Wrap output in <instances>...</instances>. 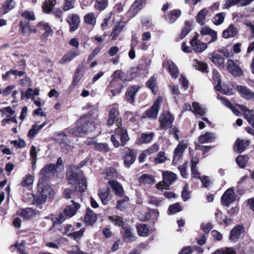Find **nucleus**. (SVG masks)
Returning <instances> with one entry per match:
<instances>
[{"instance_id":"36","label":"nucleus","mask_w":254,"mask_h":254,"mask_svg":"<svg viewBox=\"0 0 254 254\" xmlns=\"http://www.w3.org/2000/svg\"><path fill=\"white\" fill-rule=\"evenodd\" d=\"M208 13V10L206 8L201 9L197 14L196 19V21L200 25H204L206 16Z\"/></svg>"},{"instance_id":"9","label":"nucleus","mask_w":254,"mask_h":254,"mask_svg":"<svg viewBox=\"0 0 254 254\" xmlns=\"http://www.w3.org/2000/svg\"><path fill=\"white\" fill-rule=\"evenodd\" d=\"M174 120V117L169 112L163 113L159 118L161 128L166 130L170 128Z\"/></svg>"},{"instance_id":"40","label":"nucleus","mask_w":254,"mask_h":254,"mask_svg":"<svg viewBox=\"0 0 254 254\" xmlns=\"http://www.w3.org/2000/svg\"><path fill=\"white\" fill-rule=\"evenodd\" d=\"M237 34L236 29L232 25L225 30L223 32V37L225 38L234 37Z\"/></svg>"},{"instance_id":"6","label":"nucleus","mask_w":254,"mask_h":254,"mask_svg":"<svg viewBox=\"0 0 254 254\" xmlns=\"http://www.w3.org/2000/svg\"><path fill=\"white\" fill-rule=\"evenodd\" d=\"M40 180L38 183V191L43 197V200L45 198H52L55 195L54 190L47 184L44 183L43 181Z\"/></svg>"},{"instance_id":"18","label":"nucleus","mask_w":254,"mask_h":254,"mask_svg":"<svg viewBox=\"0 0 254 254\" xmlns=\"http://www.w3.org/2000/svg\"><path fill=\"white\" fill-rule=\"evenodd\" d=\"M237 90L241 96L246 99H254V92L250 89L244 86H237Z\"/></svg>"},{"instance_id":"48","label":"nucleus","mask_w":254,"mask_h":254,"mask_svg":"<svg viewBox=\"0 0 254 254\" xmlns=\"http://www.w3.org/2000/svg\"><path fill=\"white\" fill-rule=\"evenodd\" d=\"M34 180V179L33 176L28 175L23 178L20 183V185L23 187H28L29 188L32 185Z\"/></svg>"},{"instance_id":"26","label":"nucleus","mask_w":254,"mask_h":254,"mask_svg":"<svg viewBox=\"0 0 254 254\" xmlns=\"http://www.w3.org/2000/svg\"><path fill=\"white\" fill-rule=\"evenodd\" d=\"M182 12L180 9H173L170 11L167 16V19L169 23H174L181 16Z\"/></svg>"},{"instance_id":"58","label":"nucleus","mask_w":254,"mask_h":254,"mask_svg":"<svg viewBox=\"0 0 254 254\" xmlns=\"http://www.w3.org/2000/svg\"><path fill=\"white\" fill-rule=\"evenodd\" d=\"M94 149L99 151L108 152L110 148L107 143H95L94 145Z\"/></svg>"},{"instance_id":"4","label":"nucleus","mask_w":254,"mask_h":254,"mask_svg":"<svg viewBox=\"0 0 254 254\" xmlns=\"http://www.w3.org/2000/svg\"><path fill=\"white\" fill-rule=\"evenodd\" d=\"M72 204L67 205L63 210V213L60 214L56 218V222L57 223H62L65 220L66 217H71L76 213L77 210L80 208V205L74 200H71Z\"/></svg>"},{"instance_id":"42","label":"nucleus","mask_w":254,"mask_h":254,"mask_svg":"<svg viewBox=\"0 0 254 254\" xmlns=\"http://www.w3.org/2000/svg\"><path fill=\"white\" fill-rule=\"evenodd\" d=\"M124 27L125 24L122 22H119L118 23V24L115 25L113 28V31L111 34V36L112 37L113 39H116V38L119 35Z\"/></svg>"},{"instance_id":"23","label":"nucleus","mask_w":254,"mask_h":254,"mask_svg":"<svg viewBox=\"0 0 254 254\" xmlns=\"http://www.w3.org/2000/svg\"><path fill=\"white\" fill-rule=\"evenodd\" d=\"M98 195L103 204L106 205L111 199L112 196L110 194V190L107 188L100 190Z\"/></svg>"},{"instance_id":"51","label":"nucleus","mask_w":254,"mask_h":254,"mask_svg":"<svg viewBox=\"0 0 254 254\" xmlns=\"http://www.w3.org/2000/svg\"><path fill=\"white\" fill-rule=\"evenodd\" d=\"M38 27L41 30H44L45 34L47 36L52 35L53 33V30L49 24L47 23H45L44 22H41L39 23Z\"/></svg>"},{"instance_id":"52","label":"nucleus","mask_w":254,"mask_h":254,"mask_svg":"<svg viewBox=\"0 0 254 254\" xmlns=\"http://www.w3.org/2000/svg\"><path fill=\"white\" fill-rule=\"evenodd\" d=\"M39 94V89L35 88L34 90L31 88H28L25 91V97L27 99H34V96H38Z\"/></svg>"},{"instance_id":"37","label":"nucleus","mask_w":254,"mask_h":254,"mask_svg":"<svg viewBox=\"0 0 254 254\" xmlns=\"http://www.w3.org/2000/svg\"><path fill=\"white\" fill-rule=\"evenodd\" d=\"M140 184L152 185L155 183V180L153 176L149 174H143L139 177Z\"/></svg>"},{"instance_id":"32","label":"nucleus","mask_w":254,"mask_h":254,"mask_svg":"<svg viewBox=\"0 0 254 254\" xmlns=\"http://www.w3.org/2000/svg\"><path fill=\"white\" fill-rule=\"evenodd\" d=\"M97 220L96 214L91 210H87L84 217V221L88 225H93Z\"/></svg>"},{"instance_id":"16","label":"nucleus","mask_w":254,"mask_h":254,"mask_svg":"<svg viewBox=\"0 0 254 254\" xmlns=\"http://www.w3.org/2000/svg\"><path fill=\"white\" fill-rule=\"evenodd\" d=\"M188 142L186 140L181 141L174 151V160L173 161H178L182 156L183 153L187 148Z\"/></svg>"},{"instance_id":"22","label":"nucleus","mask_w":254,"mask_h":254,"mask_svg":"<svg viewBox=\"0 0 254 254\" xmlns=\"http://www.w3.org/2000/svg\"><path fill=\"white\" fill-rule=\"evenodd\" d=\"M111 188L115 191L116 195L122 197L124 194V190L122 186L117 181L111 180L108 182Z\"/></svg>"},{"instance_id":"12","label":"nucleus","mask_w":254,"mask_h":254,"mask_svg":"<svg viewBox=\"0 0 254 254\" xmlns=\"http://www.w3.org/2000/svg\"><path fill=\"white\" fill-rule=\"evenodd\" d=\"M121 233L123 236V241L126 243L133 242L136 239L133 230L129 227H122Z\"/></svg>"},{"instance_id":"60","label":"nucleus","mask_w":254,"mask_h":254,"mask_svg":"<svg viewBox=\"0 0 254 254\" xmlns=\"http://www.w3.org/2000/svg\"><path fill=\"white\" fill-rule=\"evenodd\" d=\"M84 232V229L82 228L78 231L71 232V233L68 234V236L73 238L76 241L79 240L81 237L83 236Z\"/></svg>"},{"instance_id":"1","label":"nucleus","mask_w":254,"mask_h":254,"mask_svg":"<svg viewBox=\"0 0 254 254\" xmlns=\"http://www.w3.org/2000/svg\"><path fill=\"white\" fill-rule=\"evenodd\" d=\"M92 111L89 112L84 117L80 118L76 123V127L69 129L70 133L77 135L81 133H86L93 131L96 127L95 121L98 116L96 114L98 107L93 106Z\"/></svg>"},{"instance_id":"64","label":"nucleus","mask_w":254,"mask_h":254,"mask_svg":"<svg viewBox=\"0 0 254 254\" xmlns=\"http://www.w3.org/2000/svg\"><path fill=\"white\" fill-rule=\"evenodd\" d=\"M211 254H236L235 252L232 248L217 250Z\"/></svg>"},{"instance_id":"11","label":"nucleus","mask_w":254,"mask_h":254,"mask_svg":"<svg viewBox=\"0 0 254 254\" xmlns=\"http://www.w3.org/2000/svg\"><path fill=\"white\" fill-rule=\"evenodd\" d=\"M162 101L161 97H158L154 102L151 108L145 112L146 117L150 119H156L159 112L160 103Z\"/></svg>"},{"instance_id":"35","label":"nucleus","mask_w":254,"mask_h":254,"mask_svg":"<svg viewBox=\"0 0 254 254\" xmlns=\"http://www.w3.org/2000/svg\"><path fill=\"white\" fill-rule=\"evenodd\" d=\"M17 214L26 219L31 218L35 215L34 210L31 208L23 209L18 212Z\"/></svg>"},{"instance_id":"50","label":"nucleus","mask_w":254,"mask_h":254,"mask_svg":"<svg viewBox=\"0 0 254 254\" xmlns=\"http://www.w3.org/2000/svg\"><path fill=\"white\" fill-rule=\"evenodd\" d=\"M128 200L129 198L127 196L124 197L123 199L119 200L117 201L116 208L121 211L124 210L127 206Z\"/></svg>"},{"instance_id":"30","label":"nucleus","mask_w":254,"mask_h":254,"mask_svg":"<svg viewBox=\"0 0 254 254\" xmlns=\"http://www.w3.org/2000/svg\"><path fill=\"white\" fill-rule=\"evenodd\" d=\"M163 178L164 182L170 186L176 180L177 176L172 172L166 171L163 173Z\"/></svg>"},{"instance_id":"13","label":"nucleus","mask_w":254,"mask_h":254,"mask_svg":"<svg viewBox=\"0 0 254 254\" xmlns=\"http://www.w3.org/2000/svg\"><path fill=\"white\" fill-rule=\"evenodd\" d=\"M199 35L196 34L190 41V45L193 50L198 53H201L207 47V45L198 39Z\"/></svg>"},{"instance_id":"57","label":"nucleus","mask_w":254,"mask_h":254,"mask_svg":"<svg viewBox=\"0 0 254 254\" xmlns=\"http://www.w3.org/2000/svg\"><path fill=\"white\" fill-rule=\"evenodd\" d=\"M182 210L181 205L179 203H176L171 205L168 209V214H173L181 211Z\"/></svg>"},{"instance_id":"38","label":"nucleus","mask_w":254,"mask_h":254,"mask_svg":"<svg viewBox=\"0 0 254 254\" xmlns=\"http://www.w3.org/2000/svg\"><path fill=\"white\" fill-rule=\"evenodd\" d=\"M135 158L131 150H128L124 157V162L126 166L129 167L135 161Z\"/></svg>"},{"instance_id":"62","label":"nucleus","mask_w":254,"mask_h":254,"mask_svg":"<svg viewBox=\"0 0 254 254\" xmlns=\"http://www.w3.org/2000/svg\"><path fill=\"white\" fill-rule=\"evenodd\" d=\"M105 178L106 179H111L115 178L117 176V172L116 170L113 168H109L107 169L106 172Z\"/></svg>"},{"instance_id":"17","label":"nucleus","mask_w":254,"mask_h":254,"mask_svg":"<svg viewBox=\"0 0 254 254\" xmlns=\"http://www.w3.org/2000/svg\"><path fill=\"white\" fill-rule=\"evenodd\" d=\"M211 61L217 66L224 68L225 66V59L218 54L213 53H210L208 56Z\"/></svg>"},{"instance_id":"49","label":"nucleus","mask_w":254,"mask_h":254,"mask_svg":"<svg viewBox=\"0 0 254 254\" xmlns=\"http://www.w3.org/2000/svg\"><path fill=\"white\" fill-rule=\"evenodd\" d=\"M154 136L153 132L143 133L139 139L141 143H147L150 142Z\"/></svg>"},{"instance_id":"14","label":"nucleus","mask_w":254,"mask_h":254,"mask_svg":"<svg viewBox=\"0 0 254 254\" xmlns=\"http://www.w3.org/2000/svg\"><path fill=\"white\" fill-rule=\"evenodd\" d=\"M66 21L70 26V31L74 32L78 27L80 23V18L77 14L72 13L68 15L66 19Z\"/></svg>"},{"instance_id":"55","label":"nucleus","mask_w":254,"mask_h":254,"mask_svg":"<svg viewBox=\"0 0 254 254\" xmlns=\"http://www.w3.org/2000/svg\"><path fill=\"white\" fill-rule=\"evenodd\" d=\"M84 21L86 23L94 25L96 23V17L93 13H88L86 14L84 17Z\"/></svg>"},{"instance_id":"19","label":"nucleus","mask_w":254,"mask_h":254,"mask_svg":"<svg viewBox=\"0 0 254 254\" xmlns=\"http://www.w3.org/2000/svg\"><path fill=\"white\" fill-rule=\"evenodd\" d=\"M244 231L243 226L240 225L236 226L230 231L229 240L233 242H236Z\"/></svg>"},{"instance_id":"21","label":"nucleus","mask_w":254,"mask_h":254,"mask_svg":"<svg viewBox=\"0 0 254 254\" xmlns=\"http://www.w3.org/2000/svg\"><path fill=\"white\" fill-rule=\"evenodd\" d=\"M240 109L244 113V117L248 122L254 126V110H250L241 105L238 106Z\"/></svg>"},{"instance_id":"43","label":"nucleus","mask_w":254,"mask_h":254,"mask_svg":"<svg viewBox=\"0 0 254 254\" xmlns=\"http://www.w3.org/2000/svg\"><path fill=\"white\" fill-rule=\"evenodd\" d=\"M193 64L197 69L205 73H207L208 72V66L207 64L201 61H198L197 60H194Z\"/></svg>"},{"instance_id":"27","label":"nucleus","mask_w":254,"mask_h":254,"mask_svg":"<svg viewBox=\"0 0 254 254\" xmlns=\"http://www.w3.org/2000/svg\"><path fill=\"white\" fill-rule=\"evenodd\" d=\"M79 52L75 50H70L68 53L65 55L60 60V63L64 64L67 62H70L75 57L79 55Z\"/></svg>"},{"instance_id":"56","label":"nucleus","mask_w":254,"mask_h":254,"mask_svg":"<svg viewBox=\"0 0 254 254\" xmlns=\"http://www.w3.org/2000/svg\"><path fill=\"white\" fill-rule=\"evenodd\" d=\"M95 7L99 10L104 9L107 6L108 3V0H95Z\"/></svg>"},{"instance_id":"59","label":"nucleus","mask_w":254,"mask_h":254,"mask_svg":"<svg viewBox=\"0 0 254 254\" xmlns=\"http://www.w3.org/2000/svg\"><path fill=\"white\" fill-rule=\"evenodd\" d=\"M109 219L115 225L121 226L124 224L123 218L120 216L116 215L110 216Z\"/></svg>"},{"instance_id":"53","label":"nucleus","mask_w":254,"mask_h":254,"mask_svg":"<svg viewBox=\"0 0 254 254\" xmlns=\"http://www.w3.org/2000/svg\"><path fill=\"white\" fill-rule=\"evenodd\" d=\"M249 157L247 155H240L236 158V161L237 164L241 168H244L246 166Z\"/></svg>"},{"instance_id":"54","label":"nucleus","mask_w":254,"mask_h":254,"mask_svg":"<svg viewBox=\"0 0 254 254\" xmlns=\"http://www.w3.org/2000/svg\"><path fill=\"white\" fill-rule=\"evenodd\" d=\"M225 14L224 12H220L216 14L213 18V22L216 25L222 24L224 20Z\"/></svg>"},{"instance_id":"5","label":"nucleus","mask_w":254,"mask_h":254,"mask_svg":"<svg viewBox=\"0 0 254 254\" xmlns=\"http://www.w3.org/2000/svg\"><path fill=\"white\" fill-rule=\"evenodd\" d=\"M119 112L117 106L114 105L110 107L109 110V118L107 124L109 126H112L115 123L118 127H121L122 119L119 117Z\"/></svg>"},{"instance_id":"47","label":"nucleus","mask_w":254,"mask_h":254,"mask_svg":"<svg viewBox=\"0 0 254 254\" xmlns=\"http://www.w3.org/2000/svg\"><path fill=\"white\" fill-rule=\"evenodd\" d=\"M19 32L24 36L25 33L29 31L30 29V23L27 20L21 21L19 24Z\"/></svg>"},{"instance_id":"31","label":"nucleus","mask_w":254,"mask_h":254,"mask_svg":"<svg viewBox=\"0 0 254 254\" xmlns=\"http://www.w3.org/2000/svg\"><path fill=\"white\" fill-rule=\"evenodd\" d=\"M47 124L45 121L42 124L38 126L37 124H34L32 126V128L29 130L28 136L30 138L34 137L36 134Z\"/></svg>"},{"instance_id":"7","label":"nucleus","mask_w":254,"mask_h":254,"mask_svg":"<svg viewBox=\"0 0 254 254\" xmlns=\"http://www.w3.org/2000/svg\"><path fill=\"white\" fill-rule=\"evenodd\" d=\"M240 63L238 61L228 60L226 64L228 71L234 76H240L243 75V70L240 66Z\"/></svg>"},{"instance_id":"25","label":"nucleus","mask_w":254,"mask_h":254,"mask_svg":"<svg viewBox=\"0 0 254 254\" xmlns=\"http://www.w3.org/2000/svg\"><path fill=\"white\" fill-rule=\"evenodd\" d=\"M254 0H227L224 5L225 8H229L230 7L240 3L242 6H246L252 2Z\"/></svg>"},{"instance_id":"33","label":"nucleus","mask_w":254,"mask_h":254,"mask_svg":"<svg viewBox=\"0 0 254 254\" xmlns=\"http://www.w3.org/2000/svg\"><path fill=\"white\" fill-rule=\"evenodd\" d=\"M5 2L0 8V13L4 14L12 9L15 5V2L13 0H5Z\"/></svg>"},{"instance_id":"10","label":"nucleus","mask_w":254,"mask_h":254,"mask_svg":"<svg viewBox=\"0 0 254 254\" xmlns=\"http://www.w3.org/2000/svg\"><path fill=\"white\" fill-rule=\"evenodd\" d=\"M236 200V195L233 188L227 189L223 194L221 201L224 206H229Z\"/></svg>"},{"instance_id":"63","label":"nucleus","mask_w":254,"mask_h":254,"mask_svg":"<svg viewBox=\"0 0 254 254\" xmlns=\"http://www.w3.org/2000/svg\"><path fill=\"white\" fill-rule=\"evenodd\" d=\"M74 0H64L63 9L64 11L69 10L74 7Z\"/></svg>"},{"instance_id":"44","label":"nucleus","mask_w":254,"mask_h":254,"mask_svg":"<svg viewBox=\"0 0 254 254\" xmlns=\"http://www.w3.org/2000/svg\"><path fill=\"white\" fill-rule=\"evenodd\" d=\"M138 234L141 237H147L148 235L149 230L145 224H140L136 227Z\"/></svg>"},{"instance_id":"3","label":"nucleus","mask_w":254,"mask_h":254,"mask_svg":"<svg viewBox=\"0 0 254 254\" xmlns=\"http://www.w3.org/2000/svg\"><path fill=\"white\" fill-rule=\"evenodd\" d=\"M129 140L127 130L121 127H118L115 129V134L112 135L111 140L116 147L120 145L124 146Z\"/></svg>"},{"instance_id":"41","label":"nucleus","mask_w":254,"mask_h":254,"mask_svg":"<svg viewBox=\"0 0 254 254\" xmlns=\"http://www.w3.org/2000/svg\"><path fill=\"white\" fill-rule=\"evenodd\" d=\"M192 112L195 115L203 116L205 113V109L201 107L198 103L194 102L192 103Z\"/></svg>"},{"instance_id":"39","label":"nucleus","mask_w":254,"mask_h":254,"mask_svg":"<svg viewBox=\"0 0 254 254\" xmlns=\"http://www.w3.org/2000/svg\"><path fill=\"white\" fill-rule=\"evenodd\" d=\"M57 0H45L42 6L44 12L46 13L51 12Z\"/></svg>"},{"instance_id":"28","label":"nucleus","mask_w":254,"mask_h":254,"mask_svg":"<svg viewBox=\"0 0 254 254\" xmlns=\"http://www.w3.org/2000/svg\"><path fill=\"white\" fill-rule=\"evenodd\" d=\"M139 88L136 86H132L128 88L126 93L127 100L132 103H133L134 96L138 91Z\"/></svg>"},{"instance_id":"61","label":"nucleus","mask_w":254,"mask_h":254,"mask_svg":"<svg viewBox=\"0 0 254 254\" xmlns=\"http://www.w3.org/2000/svg\"><path fill=\"white\" fill-rule=\"evenodd\" d=\"M165 154L164 152L160 151L154 159L155 163L160 164L164 162L167 159V157L165 156Z\"/></svg>"},{"instance_id":"34","label":"nucleus","mask_w":254,"mask_h":254,"mask_svg":"<svg viewBox=\"0 0 254 254\" xmlns=\"http://www.w3.org/2000/svg\"><path fill=\"white\" fill-rule=\"evenodd\" d=\"M215 89L223 94L231 95L233 93V88L231 85H223L222 86L221 85H216Z\"/></svg>"},{"instance_id":"45","label":"nucleus","mask_w":254,"mask_h":254,"mask_svg":"<svg viewBox=\"0 0 254 254\" xmlns=\"http://www.w3.org/2000/svg\"><path fill=\"white\" fill-rule=\"evenodd\" d=\"M82 75L80 69L79 68H77L75 73L72 83L69 87L70 90L72 89L78 84L81 79Z\"/></svg>"},{"instance_id":"8","label":"nucleus","mask_w":254,"mask_h":254,"mask_svg":"<svg viewBox=\"0 0 254 254\" xmlns=\"http://www.w3.org/2000/svg\"><path fill=\"white\" fill-rule=\"evenodd\" d=\"M87 162V161L86 159L83 160L77 166H73L71 167L70 170L67 172V178H68V180H69V183L70 184H72V182L75 183L79 180L80 181L81 178L85 179V178L82 176H77V174L74 173V171L84 166Z\"/></svg>"},{"instance_id":"15","label":"nucleus","mask_w":254,"mask_h":254,"mask_svg":"<svg viewBox=\"0 0 254 254\" xmlns=\"http://www.w3.org/2000/svg\"><path fill=\"white\" fill-rule=\"evenodd\" d=\"M163 66L166 67L172 78L177 79L179 72L177 66L171 61H166L163 64Z\"/></svg>"},{"instance_id":"29","label":"nucleus","mask_w":254,"mask_h":254,"mask_svg":"<svg viewBox=\"0 0 254 254\" xmlns=\"http://www.w3.org/2000/svg\"><path fill=\"white\" fill-rule=\"evenodd\" d=\"M216 138L215 134L212 132H206L199 137V141L201 143H205L213 141Z\"/></svg>"},{"instance_id":"46","label":"nucleus","mask_w":254,"mask_h":254,"mask_svg":"<svg viewBox=\"0 0 254 254\" xmlns=\"http://www.w3.org/2000/svg\"><path fill=\"white\" fill-rule=\"evenodd\" d=\"M192 22L190 21H186L185 25L182 28V32L180 35V37L183 39L185 37L191 30Z\"/></svg>"},{"instance_id":"20","label":"nucleus","mask_w":254,"mask_h":254,"mask_svg":"<svg viewBox=\"0 0 254 254\" xmlns=\"http://www.w3.org/2000/svg\"><path fill=\"white\" fill-rule=\"evenodd\" d=\"M250 141L246 139H238L235 142L234 150L238 153L243 152L249 145Z\"/></svg>"},{"instance_id":"24","label":"nucleus","mask_w":254,"mask_h":254,"mask_svg":"<svg viewBox=\"0 0 254 254\" xmlns=\"http://www.w3.org/2000/svg\"><path fill=\"white\" fill-rule=\"evenodd\" d=\"M200 32L201 35H208L211 36V39L208 42V44L215 41L217 38L216 32L208 26H205L203 27L200 31Z\"/></svg>"},{"instance_id":"2","label":"nucleus","mask_w":254,"mask_h":254,"mask_svg":"<svg viewBox=\"0 0 254 254\" xmlns=\"http://www.w3.org/2000/svg\"><path fill=\"white\" fill-rule=\"evenodd\" d=\"M69 184L70 183L69 182ZM71 185H76L75 187V190H73L70 189H66L63 192L64 197L66 199H71L74 200L77 197L80 196L79 192L84 191L86 189V180L84 178H81V180H77L75 183L72 182Z\"/></svg>"}]
</instances>
